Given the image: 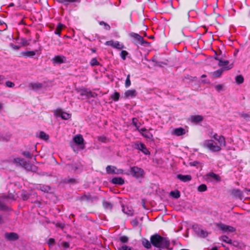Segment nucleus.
<instances>
[{
  "label": "nucleus",
  "instance_id": "obj_1",
  "mask_svg": "<svg viewBox=\"0 0 250 250\" xmlns=\"http://www.w3.org/2000/svg\"><path fill=\"white\" fill-rule=\"evenodd\" d=\"M150 241L153 246L160 249L167 248L170 244L167 238L163 237L158 234L152 235L150 237Z\"/></svg>",
  "mask_w": 250,
  "mask_h": 250
},
{
  "label": "nucleus",
  "instance_id": "obj_2",
  "mask_svg": "<svg viewBox=\"0 0 250 250\" xmlns=\"http://www.w3.org/2000/svg\"><path fill=\"white\" fill-rule=\"evenodd\" d=\"M203 146L211 152H216L220 151L223 145H220V144L214 140L209 139L204 141Z\"/></svg>",
  "mask_w": 250,
  "mask_h": 250
},
{
  "label": "nucleus",
  "instance_id": "obj_3",
  "mask_svg": "<svg viewBox=\"0 0 250 250\" xmlns=\"http://www.w3.org/2000/svg\"><path fill=\"white\" fill-rule=\"evenodd\" d=\"M54 114L56 117H61L63 120H68L71 117V114L64 112L61 108H57L54 111Z\"/></svg>",
  "mask_w": 250,
  "mask_h": 250
},
{
  "label": "nucleus",
  "instance_id": "obj_4",
  "mask_svg": "<svg viewBox=\"0 0 250 250\" xmlns=\"http://www.w3.org/2000/svg\"><path fill=\"white\" fill-rule=\"evenodd\" d=\"M77 92L79 93L80 94L83 96H85L86 97V98H90L91 97H93V98H94L95 97L97 96V94L94 93V92H92V91H91L90 90H88V89H84V88H79V89H76Z\"/></svg>",
  "mask_w": 250,
  "mask_h": 250
},
{
  "label": "nucleus",
  "instance_id": "obj_5",
  "mask_svg": "<svg viewBox=\"0 0 250 250\" xmlns=\"http://www.w3.org/2000/svg\"><path fill=\"white\" fill-rule=\"evenodd\" d=\"M130 174L136 178L143 176L144 174V170L137 167H131L130 170Z\"/></svg>",
  "mask_w": 250,
  "mask_h": 250
},
{
  "label": "nucleus",
  "instance_id": "obj_6",
  "mask_svg": "<svg viewBox=\"0 0 250 250\" xmlns=\"http://www.w3.org/2000/svg\"><path fill=\"white\" fill-rule=\"evenodd\" d=\"M192 228L195 232V233L199 236L202 238L206 237L208 234V232L203 230L201 228H200L198 225H193Z\"/></svg>",
  "mask_w": 250,
  "mask_h": 250
},
{
  "label": "nucleus",
  "instance_id": "obj_7",
  "mask_svg": "<svg viewBox=\"0 0 250 250\" xmlns=\"http://www.w3.org/2000/svg\"><path fill=\"white\" fill-rule=\"evenodd\" d=\"M106 171L108 174H121L123 173V170L118 169L114 166H108L106 167Z\"/></svg>",
  "mask_w": 250,
  "mask_h": 250
},
{
  "label": "nucleus",
  "instance_id": "obj_8",
  "mask_svg": "<svg viewBox=\"0 0 250 250\" xmlns=\"http://www.w3.org/2000/svg\"><path fill=\"white\" fill-rule=\"evenodd\" d=\"M217 226L224 232H233L236 230L235 228L234 227L223 224H219Z\"/></svg>",
  "mask_w": 250,
  "mask_h": 250
},
{
  "label": "nucleus",
  "instance_id": "obj_9",
  "mask_svg": "<svg viewBox=\"0 0 250 250\" xmlns=\"http://www.w3.org/2000/svg\"><path fill=\"white\" fill-rule=\"evenodd\" d=\"M73 141L77 145L80 146V147L81 149H83L84 146L83 145V141L84 140L83 138V136L81 134H78L75 136L73 137Z\"/></svg>",
  "mask_w": 250,
  "mask_h": 250
},
{
  "label": "nucleus",
  "instance_id": "obj_10",
  "mask_svg": "<svg viewBox=\"0 0 250 250\" xmlns=\"http://www.w3.org/2000/svg\"><path fill=\"white\" fill-rule=\"evenodd\" d=\"M105 44L106 45L111 46L113 48L120 50L124 48L123 44L120 43V42L118 41L114 42L112 40L106 42Z\"/></svg>",
  "mask_w": 250,
  "mask_h": 250
},
{
  "label": "nucleus",
  "instance_id": "obj_11",
  "mask_svg": "<svg viewBox=\"0 0 250 250\" xmlns=\"http://www.w3.org/2000/svg\"><path fill=\"white\" fill-rule=\"evenodd\" d=\"M213 139H214L216 142L218 144H220V145H223V146H226V141L225 138L221 135H218L217 134H214L212 137Z\"/></svg>",
  "mask_w": 250,
  "mask_h": 250
},
{
  "label": "nucleus",
  "instance_id": "obj_12",
  "mask_svg": "<svg viewBox=\"0 0 250 250\" xmlns=\"http://www.w3.org/2000/svg\"><path fill=\"white\" fill-rule=\"evenodd\" d=\"M22 167L26 170L32 172H36L38 169V168L36 166L26 161L25 162Z\"/></svg>",
  "mask_w": 250,
  "mask_h": 250
},
{
  "label": "nucleus",
  "instance_id": "obj_13",
  "mask_svg": "<svg viewBox=\"0 0 250 250\" xmlns=\"http://www.w3.org/2000/svg\"><path fill=\"white\" fill-rule=\"evenodd\" d=\"M53 63L61 64L66 62V58L63 56H56L52 60Z\"/></svg>",
  "mask_w": 250,
  "mask_h": 250
},
{
  "label": "nucleus",
  "instance_id": "obj_14",
  "mask_svg": "<svg viewBox=\"0 0 250 250\" xmlns=\"http://www.w3.org/2000/svg\"><path fill=\"white\" fill-rule=\"evenodd\" d=\"M135 147L140 150H141L145 154H147L149 153V151L146 149L145 145L141 143H136L135 144Z\"/></svg>",
  "mask_w": 250,
  "mask_h": 250
},
{
  "label": "nucleus",
  "instance_id": "obj_15",
  "mask_svg": "<svg viewBox=\"0 0 250 250\" xmlns=\"http://www.w3.org/2000/svg\"><path fill=\"white\" fill-rule=\"evenodd\" d=\"M4 236L9 241H14L18 239V235L14 232L6 233Z\"/></svg>",
  "mask_w": 250,
  "mask_h": 250
},
{
  "label": "nucleus",
  "instance_id": "obj_16",
  "mask_svg": "<svg viewBox=\"0 0 250 250\" xmlns=\"http://www.w3.org/2000/svg\"><path fill=\"white\" fill-rule=\"evenodd\" d=\"M25 162L23 159L20 157L15 158L11 160V162L17 166H21L22 167Z\"/></svg>",
  "mask_w": 250,
  "mask_h": 250
},
{
  "label": "nucleus",
  "instance_id": "obj_17",
  "mask_svg": "<svg viewBox=\"0 0 250 250\" xmlns=\"http://www.w3.org/2000/svg\"><path fill=\"white\" fill-rule=\"evenodd\" d=\"M129 36L135 39L136 40L138 41L141 44H144L145 43H147V42L144 41L143 38L140 35L135 33H130L129 34Z\"/></svg>",
  "mask_w": 250,
  "mask_h": 250
},
{
  "label": "nucleus",
  "instance_id": "obj_18",
  "mask_svg": "<svg viewBox=\"0 0 250 250\" xmlns=\"http://www.w3.org/2000/svg\"><path fill=\"white\" fill-rule=\"evenodd\" d=\"M186 134V130L182 127L176 128L174 129L172 134L175 135L177 136L183 135Z\"/></svg>",
  "mask_w": 250,
  "mask_h": 250
},
{
  "label": "nucleus",
  "instance_id": "obj_19",
  "mask_svg": "<svg viewBox=\"0 0 250 250\" xmlns=\"http://www.w3.org/2000/svg\"><path fill=\"white\" fill-rule=\"evenodd\" d=\"M177 177L178 179L184 182H188L191 180V176L189 175H183L178 174L177 175Z\"/></svg>",
  "mask_w": 250,
  "mask_h": 250
},
{
  "label": "nucleus",
  "instance_id": "obj_20",
  "mask_svg": "<svg viewBox=\"0 0 250 250\" xmlns=\"http://www.w3.org/2000/svg\"><path fill=\"white\" fill-rule=\"evenodd\" d=\"M126 98H133L137 95V92L135 89H131L127 90L125 93Z\"/></svg>",
  "mask_w": 250,
  "mask_h": 250
},
{
  "label": "nucleus",
  "instance_id": "obj_21",
  "mask_svg": "<svg viewBox=\"0 0 250 250\" xmlns=\"http://www.w3.org/2000/svg\"><path fill=\"white\" fill-rule=\"evenodd\" d=\"M111 182L114 184L122 185L124 184L125 181L121 177H115L112 179Z\"/></svg>",
  "mask_w": 250,
  "mask_h": 250
},
{
  "label": "nucleus",
  "instance_id": "obj_22",
  "mask_svg": "<svg viewBox=\"0 0 250 250\" xmlns=\"http://www.w3.org/2000/svg\"><path fill=\"white\" fill-rule=\"evenodd\" d=\"M67 166L68 167V170L70 171H75L81 167L80 164L68 165Z\"/></svg>",
  "mask_w": 250,
  "mask_h": 250
},
{
  "label": "nucleus",
  "instance_id": "obj_23",
  "mask_svg": "<svg viewBox=\"0 0 250 250\" xmlns=\"http://www.w3.org/2000/svg\"><path fill=\"white\" fill-rule=\"evenodd\" d=\"M191 120L193 123H199L203 120V117L200 115H195L191 117Z\"/></svg>",
  "mask_w": 250,
  "mask_h": 250
},
{
  "label": "nucleus",
  "instance_id": "obj_24",
  "mask_svg": "<svg viewBox=\"0 0 250 250\" xmlns=\"http://www.w3.org/2000/svg\"><path fill=\"white\" fill-rule=\"evenodd\" d=\"M224 70V68H222L211 73L212 77L214 78H218L220 77Z\"/></svg>",
  "mask_w": 250,
  "mask_h": 250
},
{
  "label": "nucleus",
  "instance_id": "obj_25",
  "mask_svg": "<svg viewBox=\"0 0 250 250\" xmlns=\"http://www.w3.org/2000/svg\"><path fill=\"white\" fill-rule=\"evenodd\" d=\"M123 211L128 215L132 216L133 214V211L131 209H129L128 207H123Z\"/></svg>",
  "mask_w": 250,
  "mask_h": 250
},
{
  "label": "nucleus",
  "instance_id": "obj_26",
  "mask_svg": "<svg viewBox=\"0 0 250 250\" xmlns=\"http://www.w3.org/2000/svg\"><path fill=\"white\" fill-rule=\"evenodd\" d=\"M231 193L233 195L236 197L241 198L242 196V192L239 189H233Z\"/></svg>",
  "mask_w": 250,
  "mask_h": 250
},
{
  "label": "nucleus",
  "instance_id": "obj_27",
  "mask_svg": "<svg viewBox=\"0 0 250 250\" xmlns=\"http://www.w3.org/2000/svg\"><path fill=\"white\" fill-rule=\"evenodd\" d=\"M30 86L34 90H37L42 87V84L40 83H31Z\"/></svg>",
  "mask_w": 250,
  "mask_h": 250
},
{
  "label": "nucleus",
  "instance_id": "obj_28",
  "mask_svg": "<svg viewBox=\"0 0 250 250\" xmlns=\"http://www.w3.org/2000/svg\"><path fill=\"white\" fill-rule=\"evenodd\" d=\"M92 197L89 194H84L83 195L80 197V200L81 201H88L89 200H92Z\"/></svg>",
  "mask_w": 250,
  "mask_h": 250
},
{
  "label": "nucleus",
  "instance_id": "obj_29",
  "mask_svg": "<svg viewBox=\"0 0 250 250\" xmlns=\"http://www.w3.org/2000/svg\"><path fill=\"white\" fill-rule=\"evenodd\" d=\"M215 59L219 61L218 65L220 66H226L229 63L228 61L222 60L218 58H215Z\"/></svg>",
  "mask_w": 250,
  "mask_h": 250
},
{
  "label": "nucleus",
  "instance_id": "obj_30",
  "mask_svg": "<svg viewBox=\"0 0 250 250\" xmlns=\"http://www.w3.org/2000/svg\"><path fill=\"white\" fill-rule=\"evenodd\" d=\"M151 242H150L148 240L146 239H142V244L145 248L149 249L151 246Z\"/></svg>",
  "mask_w": 250,
  "mask_h": 250
},
{
  "label": "nucleus",
  "instance_id": "obj_31",
  "mask_svg": "<svg viewBox=\"0 0 250 250\" xmlns=\"http://www.w3.org/2000/svg\"><path fill=\"white\" fill-rule=\"evenodd\" d=\"M22 55L26 57H33L36 54V52L33 51H27L22 53Z\"/></svg>",
  "mask_w": 250,
  "mask_h": 250
},
{
  "label": "nucleus",
  "instance_id": "obj_32",
  "mask_svg": "<svg viewBox=\"0 0 250 250\" xmlns=\"http://www.w3.org/2000/svg\"><path fill=\"white\" fill-rule=\"evenodd\" d=\"M39 137L40 138L45 141L48 140L49 139V136L43 131H41L40 132Z\"/></svg>",
  "mask_w": 250,
  "mask_h": 250
},
{
  "label": "nucleus",
  "instance_id": "obj_33",
  "mask_svg": "<svg viewBox=\"0 0 250 250\" xmlns=\"http://www.w3.org/2000/svg\"><path fill=\"white\" fill-rule=\"evenodd\" d=\"M62 182L64 184L70 183V184H75L77 183L76 180L73 178H65L63 180Z\"/></svg>",
  "mask_w": 250,
  "mask_h": 250
},
{
  "label": "nucleus",
  "instance_id": "obj_34",
  "mask_svg": "<svg viewBox=\"0 0 250 250\" xmlns=\"http://www.w3.org/2000/svg\"><path fill=\"white\" fill-rule=\"evenodd\" d=\"M59 2L62 3L65 5L70 2H80L81 0H57Z\"/></svg>",
  "mask_w": 250,
  "mask_h": 250
},
{
  "label": "nucleus",
  "instance_id": "obj_35",
  "mask_svg": "<svg viewBox=\"0 0 250 250\" xmlns=\"http://www.w3.org/2000/svg\"><path fill=\"white\" fill-rule=\"evenodd\" d=\"M170 195L175 198H178L180 196V192L178 190L171 191Z\"/></svg>",
  "mask_w": 250,
  "mask_h": 250
},
{
  "label": "nucleus",
  "instance_id": "obj_36",
  "mask_svg": "<svg viewBox=\"0 0 250 250\" xmlns=\"http://www.w3.org/2000/svg\"><path fill=\"white\" fill-rule=\"evenodd\" d=\"M208 176L211 177L217 181H220L221 180L220 177L214 173H210L208 174Z\"/></svg>",
  "mask_w": 250,
  "mask_h": 250
},
{
  "label": "nucleus",
  "instance_id": "obj_37",
  "mask_svg": "<svg viewBox=\"0 0 250 250\" xmlns=\"http://www.w3.org/2000/svg\"><path fill=\"white\" fill-rule=\"evenodd\" d=\"M235 81L238 84L242 83L244 82V78L242 75H238L235 77Z\"/></svg>",
  "mask_w": 250,
  "mask_h": 250
},
{
  "label": "nucleus",
  "instance_id": "obj_38",
  "mask_svg": "<svg viewBox=\"0 0 250 250\" xmlns=\"http://www.w3.org/2000/svg\"><path fill=\"white\" fill-rule=\"evenodd\" d=\"M207 189V186L205 184H202L198 187V191L199 192L205 191Z\"/></svg>",
  "mask_w": 250,
  "mask_h": 250
},
{
  "label": "nucleus",
  "instance_id": "obj_39",
  "mask_svg": "<svg viewBox=\"0 0 250 250\" xmlns=\"http://www.w3.org/2000/svg\"><path fill=\"white\" fill-rule=\"evenodd\" d=\"M221 239L223 241V242H225L227 243H228L229 244H231V241L232 240L230 239L229 238V237L227 236H222L221 237Z\"/></svg>",
  "mask_w": 250,
  "mask_h": 250
},
{
  "label": "nucleus",
  "instance_id": "obj_40",
  "mask_svg": "<svg viewBox=\"0 0 250 250\" xmlns=\"http://www.w3.org/2000/svg\"><path fill=\"white\" fill-rule=\"evenodd\" d=\"M119 250H137L131 247H128L126 245H123L121 248H119Z\"/></svg>",
  "mask_w": 250,
  "mask_h": 250
},
{
  "label": "nucleus",
  "instance_id": "obj_41",
  "mask_svg": "<svg viewBox=\"0 0 250 250\" xmlns=\"http://www.w3.org/2000/svg\"><path fill=\"white\" fill-rule=\"evenodd\" d=\"M131 85V82L130 80V75L128 74L127 76L126 79L125 80V86L126 87H129Z\"/></svg>",
  "mask_w": 250,
  "mask_h": 250
},
{
  "label": "nucleus",
  "instance_id": "obj_42",
  "mask_svg": "<svg viewBox=\"0 0 250 250\" xmlns=\"http://www.w3.org/2000/svg\"><path fill=\"white\" fill-rule=\"evenodd\" d=\"M103 206L105 208L109 209H111L112 207V205L110 203L107 202H104Z\"/></svg>",
  "mask_w": 250,
  "mask_h": 250
},
{
  "label": "nucleus",
  "instance_id": "obj_43",
  "mask_svg": "<svg viewBox=\"0 0 250 250\" xmlns=\"http://www.w3.org/2000/svg\"><path fill=\"white\" fill-rule=\"evenodd\" d=\"M120 94L118 92H115L111 96L112 99L114 101H117L119 100Z\"/></svg>",
  "mask_w": 250,
  "mask_h": 250
},
{
  "label": "nucleus",
  "instance_id": "obj_44",
  "mask_svg": "<svg viewBox=\"0 0 250 250\" xmlns=\"http://www.w3.org/2000/svg\"><path fill=\"white\" fill-rule=\"evenodd\" d=\"M22 154L26 157V158L31 159L32 157V155L29 151H23Z\"/></svg>",
  "mask_w": 250,
  "mask_h": 250
},
{
  "label": "nucleus",
  "instance_id": "obj_45",
  "mask_svg": "<svg viewBox=\"0 0 250 250\" xmlns=\"http://www.w3.org/2000/svg\"><path fill=\"white\" fill-rule=\"evenodd\" d=\"M99 24L101 25H104V29L106 30H109L110 29V26L104 21H101L100 22Z\"/></svg>",
  "mask_w": 250,
  "mask_h": 250
},
{
  "label": "nucleus",
  "instance_id": "obj_46",
  "mask_svg": "<svg viewBox=\"0 0 250 250\" xmlns=\"http://www.w3.org/2000/svg\"><path fill=\"white\" fill-rule=\"evenodd\" d=\"M142 135L146 138H149V139H150L152 137V135L151 133L147 132V130H146V132L143 133Z\"/></svg>",
  "mask_w": 250,
  "mask_h": 250
},
{
  "label": "nucleus",
  "instance_id": "obj_47",
  "mask_svg": "<svg viewBox=\"0 0 250 250\" xmlns=\"http://www.w3.org/2000/svg\"><path fill=\"white\" fill-rule=\"evenodd\" d=\"M128 54V53L127 51L123 50L122 51L121 53V57L123 60H125L126 58V55Z\"/></svg>",
  "mask_w": 250,
  "mask_h": 250
},
{
  "label": "nucleus",
  "instance_id": "obj_48",
  "mask_svg": "<svg viewBox=\"0 0 250 250\" xmlns=\"http://www.w3.org/2000/svg\"><path fill=\"white\" fill-rule=\"evenodd\" d=\"M90 64L92 66L97 65L99 64V62L96 58H93Z\"/></svg>",
  "mask_w": 250,
  "mask_h": 250
},
{
  "label": "nucleus",
  "instance_id": "obj_49",
  "mask_svg": "<svg viewBox=\"0 0 250 250\" xmlns=\"http://www.w3.org/2000/svg\"><path fill=\"white\" fill-rule=\"evenodd\" d=\"M50 189V188L48 186H42L41 187V190L44 192H48Z\"/></svg>",
  "mask_w": 250,
  "mask_h": 250
},
{
  "label": "nucleus",
  "instance_id": "obj_50",
  "mask_svg": "<svg viewBox=\"0 0 250 250\" xmlns=\"http://www.w3.org/2000/svg\"><path fill=\"white\" fill-rule=\"evenodd\" d=\"M241 117L246 119V120H249L250 118L249 114L247 113H243L241 114Z\"/></svg>",
  "mask_w": 250,
  "mask_h": 250
},
{
  "label": "nucleus",
  "instance_id": "obj_51",
  "mask_svg": "<svg viewBox=\"0 0 250 250\" xmlns=\"http://www.w3.org/2000/svg\"><path fill=\"white\" fill-rule=\"evenodd\" d=\"M214 88L217 91L220 92V91H221L222 90L223 86L222 84H218V85H215Z\"/></svg>",
  "mask_w": 250,
  "mask_h": 250
},
{
  "label": "nucleus",
  "instance_id": "obj_52",
  "mask_svg": "<svg viewBox=\"0 0 250 250\" xmlns=\"http://www.w3.org/2000/svg\"><path fill=\"white\" fill-rule=\"evenodd\" d=\"M5 84L8 87H13L15 85V84L10 81H7Z\"/></svg>",
  "mask_w": 250,
  "mask_h": 250
},
{
  "label": "nucleus",
  "instance_id": "obj_53",
  "mask_svg": "<svg viewBox=\"0 0 250 250\" xmlns=\"http://www.w3.org/2000/svg\"><path fill=\"white\" fill-rule=\"evenodd\" d=\"M120 241L123 243H126L128 241V237L125 236H123L120 237Z\"/></svg>",
  "mask_w": 250,
  "mask_h": 250
},
{
  "label": "nucleus",
  "instance_id": "obj_54",
  "mask_svg": "<svg viewBox=\"0 0 250 250\" xmlns=\"http://www.w3.org/2000/svg\"><path fill=\"white\" fill-rule=\"evenodd\" d=\"M98 140L102 142H105L106 140V138L103 136H99L98 137Z\"/></svg>",
  "mask_w": 250,
  "mask_h": 250
},
{
  "label": "nucleus",
  "instance_id": "obj_55",
  "mask_svg": "<svg viewBox=\"0 0 250 250\" xmlns=\"http://www.w3.org/2000/svg\"><path fill=\"white\" fill-rule=\"evenodd\" d=\"M137 119L136 118H133L132 119V124L134 125L136 127L137 129H138L139 127V125H138L137 123Z\"/></svg>",
  "mask_w": 250,
  "mask_h": 250
},
{
  "label": "nucleus",
  "instance_id": "obj_56",
  "mask_svg": "<svg viewBox=\"0 0 250 250\" xmlns=\"http://www.w3.org/2000/svg\"><path fill=\"white\" fill-rule=\"evenodd\" d=\"M55 243V240L53 238H50L48 242V244L49 247H51L54 245Z\"/></svg>",
  "mask_w": 250,
  "mask_h": 250
},
{
  "label": "nucleus",
  "instance_id": "obj_57",
  "mask_svg": "<svg viewBox=\"0 0 250 250\" xmlns=\"http://www.w3.org/2000/svg\"><path fill=\"white\" fill-rule=\"evenodd\" d=\"M63 27V25L62 23H59L57 25V27L56 28L57 31H61L62 30V28Z\"/></svg>",
  "mask_w": 250,
  "mask_h": 250
},
{
  "label": "nucleus",
  "instance_id": "obj_58",
  "mask_svg": "<svg viewBox=\"0 0 250 250\" xmlns=\"http://www.w3.org/2000/svg\"><path fill=\"white\" fill-rule=\"evenodd\" d=\"M62 245L64 248H67L69 246V243L66 242L62 243Z\"/></svg>",
  "mask_w": 250,
  "mask_h": 250
},
{
  "label": "nucleus",
  "instance_id": "obj_59",
  "mask_svg": "<svg viewBox=\"0 0 250 250\" xmlns=\"http://www.w3.org/2000/svg\"><path fill=\"white\" fill-rule=\"evenodd\" d=\"M230 245H232L234 247H238L239 245V243L236 241H231V244H230Z\"/></svg>",
  "mask_w": 250,
  "mask_h": 250
},
{
  "label": "nucleus",
  "instance_id": "obj_60",
  "mask_svg": "<svg viewBox=\"0 0 250 250\" xmlns=\"http://www.w3.org/2000/svg\"><path fill=\"white\" fill-rule=\"evenodd\" d=\"M198 163L199 162L198 161H194L192 162H190L189 165L191 166H196Z\"/></svg>",
  "mask_w": 250,
  "mask_h": 250
},
{
  "label": "nucleus",
  "instance_id": "obj_61",
  "mask_svg": "<svg viewBox=\"0 0 250 250\" xmlns=\"http://www.w3.org/2000/svg\"><path fill=\"white\" fill-rule=\"evenodd\" d=\"M138 221L136 220V219H134L132 221V224L134 226H137L138 225Z\"/></svg>",
  "mask_w": 250,
  "mask_h": 250
},
{
  "label": "nucleus",
  "instance_id": "obj_62",
  "mask_svg": "<svg viewBox=\"0 0 250 250\" xmlns=\"http://www.w3.org/2000/svg\"><path fill=\"white\" fill-rule=\"evenodd\" d=\"M4 104L0 102V112L2 111L4 109Z\"/></svg>",
  "mask_w": 250,
  "mask_h": 250
},
{
  "label": "nucleus",
  "instance_id": "obj_63",
  "mask_svg": "<svg viewBox=\"0 0 250 250\" xmlns=\"http://www.w3.org/2000/svg\"><path fill=\"white\" fill-rule=\"evenodd\" d=\"M21 197H22V199L23 200H26L28 199V197L25 195V194H21Z\"/></svg>",
  "mask_w": 250,
  "mask_h": 250
},
{
  "label": "nucleus",
  "instance_id": "obj_64",
  "mask_svg": "<svg viewBox=\"0 0 250 250\" xmlns=\"http://www.w3.org/2000/svg\"><path fill=\"white\" fill-rule=\"evenodd\" d=\"M139 131L143 134L144 132H146V129L145 128H141L140 130L138 129Z\"/></svg>",
  "mask_w": 250,
  "mask_h": 250
}]
</instances>
